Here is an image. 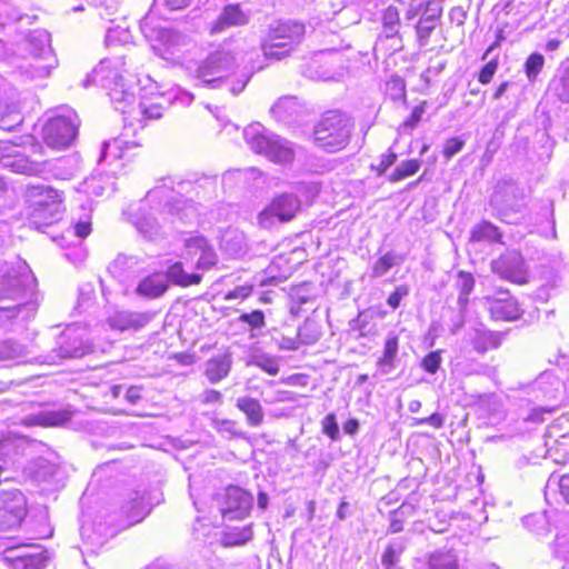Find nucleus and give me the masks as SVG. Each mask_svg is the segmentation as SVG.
Segmentation results:
<instances>
[{"label":"nucleus","mask_w":569,"mask_h":569,"mask_svg":"<svg viewBox=\"0 0 569 569\" xmlns=\"http://www.w3.org/2000/svg\"><path fill=\"white\" fill-rule=\"evenodd\" d=\"M211 427L223 438L233 439V438H246V432L242 431L238 422L231 419H221L218 417H213L211 419Z\"/></svg>","instance_id":"2f4dec72"},{"label":"nucleus","mask_w":569,"mask_h":569,"mask_svg":"<svg viewBox=\"0 0 569 569\" xmlns=\"http://www.w3.org/2000/svg\"><path fill=\"white\" fill-rule=\"evenodd\" d=\"M460 293L470 295L475 287V279L470 273L460 272L458 278Z\"/></svg>","instance_id":"338daca9"},{"label":"nucleus","mask_w":569,"mask_h":569,"mask_svg":"<svg viewBox=\"0 0 569 569\" xmlns=\"http://www.w3.org/2000/svg\"><path fill=\"white\" fill-rule=\"evenodd\" d=\"M71 413L67 410H50L49 408L41 406L38 410V426L56 427L61 426L69 421Z\"/></svg>","instance_id":"c756f323"},{"label":"nucleus","mask_w":569,"mask_h":569,"mask_svg":"<svg viewBox=\"0 0 569 569\" xmlns=\"http://www.w3.org/2000/svg\"><path fill=\"white\" fill-rule=\"evenodd\" d=\"M73 233L83 239L88 237L91 232V216L89 213H84L83 217H80L72 226Z\"/></svg>","instance_id":"3c124183"},{"label":"nucleus","mask_w":569,"mask_h":569,"mask_svg":"<svg viewBox=\"0 0 569 569\" xmlns=\"http://www.w3.org/2000/svg\"><path fill=\"white\" fill-rule=\"evenodd\" d=\"M297 108V102L295 98L284 97L280 98L272 107L271 112L279 120H287Z\"/></svg>","instance_id":"79ce46f5"},{"label":"nucleus","mask_w":569,"mask_h":569,"mask_svg":"<svg viewBox=\"0 0 569 569\" xmlns=\"http://www.w3.org/2000/svg\"><path fill=\"white\" fill-rule=\"evenodd\" d=\"M168 278L164 273H152L143 278L136 288V293L147 299L160 298L168 290Z\"/></svg>","instance_id":"4be33fe9"},{"label":"nucleus","mask_w":569,"mask_h":569,"mask_svg":"<svg viewBox=\"0 0 569 569\" xmlns=\"http://www.w3.org/2000/svg\"><path fill=\"white\" fill-rule=\"evenodd\" d=\"M396 161L397 153L389 149L387 153L381 154L379 163L372 166V169L377 171L378 176H382Z\"/></svg>","instance_id":"052dcab7"},{"label":"nucleus","mask_w":569,"mask_h":569,"mask_svg":"<svg viewBox=\"0 0 569 569\" xmlns=\"http://www.w3.org/2000/svg\"><path fill=\"white\" fill-rule=\"evenodd\" d=\"M322 431L326 433L331 440L339 439V427L336 420L335 413L327 415L322 420Z\"/></svg>","instance_id":"5fc2aeb1"},{"label":"nucleus","mask_w":569,"mask_h":569,"mask_svg":"<svg viewBox=\"0 0 569 569\" xmlns=\"http://www.w3.org/2000/svg\"><path fill=\"white\" fill-rule=\"evenodd\" d=\"M57 343L60 358H82L93 351L87 339V330L77 326H69Z\"/></svg>","instance_id":"9b49d317"},{"label":"nucleus","mask_w":569,"mask_h":569,"mask_svg":"<svg viewBox=\"0 0 569 569\" xmlns=\"http://www.w3.org/2000/svg\"><path fill=\"white\" fill-rule=\"evenodd\" d=\"M400 24V16L399 10L393 7L389 6L382 16V26L385 33L388 38L395 37L398 33Z\"/></svg>","instance_id":"a19ab883"},{"label":"nucleus","mask_w":569,"mask_h":569,"mask_svg":"<svg viewBox=\"0 0 569 569\" xmlns=\"http://www.w3.org/2000/svg\"><path fill=\"white\" fill-rule=\"evenodd\" d=\"M252 496L237 486L228 487L222 497L220 512L224 520L243 519L252 509Z\"/></svg>","instance_id":"1a4fd4ad"},{"label":"nucleus","mask_w":569,"mask_h":569,"mask_svg":"<svg viewBox=\"0 0 569 569\" xmlns=\"http://www.w3.org/2000/svg\"><path fill=\"white\" fill-rule=\"evenodd\" d=\"M250 21V11L243 10L238 3H230L222 8L219 16L210 24L211 33H221L232 27H243Z\"/></svg>","instance_id":"f3484780"},{"label":"nucleus","mask_w":569,"mask_h":569,"mask_svg":"<svg viewBox=\"0 0 569 569\" xmlns=\"http://www.w3.org/2000/svg\"><path fill=\"white\" fill-rule=\"evenodd\" d=\"M59 66V60L51 46V34L38 30V78H49Z\"/></svg>","instance_id":"a211bd4d"},{"label":"nucleus","mask_w":569,"mask_h":569,"mask_svg":"<svg viewBox=\"0 0 569 569\" xmlns=\"http://www.w3.org/2000/svg\"><path fill=\"white\" fill-rule=\"evenodd\" d=\"M421 162L417 159H410L402 161L400 164L396 167L393 172L388 177L390 182H397L405 178L411 177L418 172L420 169Z\"/></svg>","instance_id":"58836bf2"},{"label":"nucleus","mask_w":569,"mask_h":569,"mask_svg":"<svg viewBox=\"0 0 569 569\" xmlns=\"http://www.w3.org/2000/svg\"><path fill=\"white\" fill-rule=\"evenodd\" d=\"M80 120L70 108H60L48 118L42 127L44 143L57 150L69 148L78 136Z\"/></svg>","instance_id":"423d86ee"},{"label":"nucleus","mask_w":569,"mask_h":569,"mask_svg":"<svg viewBox=\"0 0 569 569\" xmlns=\"http://www.w3.org/2000/svg\"><path fill=\"white\" fill-rule=\"evenodd\" d=\"M13 569H36V558L33 556H19L12 561Z\"/></svg>","instance_id":"774afa93"},{"label":"nucleus","mask_w":569,"mask_h":569,"mask_svg":"<svg viewBox=\"0 0 569 569\" xmlns=\"http://www.w3.org/2000/svg\"><path fill=\"white\" fill-rule=\"evenodd\" d=\"M401 551H402L401 547H399L397 549L392 545H390L386 548V550L381 557V563L385 567V569H393L396 567V563L398 562Z\"/></svg>","instance_id":"864d4df0"},{"label":"nucleus","mask_w":569,"mask_h":569,"mask_svg":"<svg viewBox=\"0 0 569 569\" xmlns=\"http://www.w3.org/2000/svg\"><path fill=\"white\" fill-rule=\"evenodd\" d=\"M54 551L38 545V567L37 569H54L53 566Z\"/></svg>","instance_id":"6e6d98bb"},{"label":"nucleus","mask_w":569,"mask_h":569,"mask_svg":"<svg viewBox=\"0 0 569 569\" xmlns=\"http://www.w3.org/2000/svg\"><path fill=\"white\" fill-rule=\"evenodd\" d=\"M123 62L120 58L103 59L100 61L87 79L83 81V87L87 88L91 82L100 83L101 87L108 90V94L114 109L123 114H128L132 120L159 119L162 116V108L158 103L141 101L134 107L136 96L133 87L126 79Z\"/></svg>","instance_id":"f257e3e1"},{"label":"nucleus","mask_w":569,"mask_h":569,"mask_svg":"<svg viewBox=\"0 0 569 569\" xmlns=\"http://www.w3.org/2000/svg\"><path fill=\"white\" fill-rule=\"evenodd\" d=\"M239 321L247 323L251 329H261L264 327V313L261 310H254L250 313H242Z\"/></svg>","instance_id":"8fccbe9b"},{"label":"nucleus","mask_w":569,"mask_h":569,"mask_svg":"<svg viewBox=\"0 0 569 569\" xmlns=\"http://www.w3.org/2000/svg\"><path fill=\"white\" fill-rule=\"evenodd\" d=\"M220 248L231 258H241L248 251L246 236L242 231L233 228L224 230L220 239Z\"/></svg>","instance_id":"412c9836"},{"label":"nucleus","mask_w":569,"mask_h":569,"mask_svg":"<svg viewBox=\"0 0 569 569\" xmlns=\"http://www.w3.org/2000/svg\"><path fill=\"white\" fill-rule=\"evenodd\" d=\"M413 510V507L408 503H402L397 510L390 513V526L389 531L398 533L403 529V521Z\"/></svg>","instance_id":"37998d69"},{"label":"nucleus","mask_w":569,"mask_h":569,"mask_svg":"<svg viewBox=\"0 0 569 569\" xmlns=\"http://www.w3.org/2000/svg\"><path fill=\"white\" fill-rule=\"evenodd\" d=\"M425 569H460V566L453 551L436 550L427 556Z\"/></svg>","instance_id":"a878e982"},{"label":"nucleus","mask_w":569,"mask_h":569,"mask_svg":"<svg viewBox=\"0 0 569 569\" xmlns=\"http://www.w3.org/2000/svg\"><path fill=\"white\" fill-rule=\"evenodd\" d=\"M208 241L200 236L190 237L184 240L186 256L193 257L200 254V251L206 249Z\"/></svg>","instance_id":"de8ad7c7"},{"label":"nucleus","mask_w":569,"mask_h":569,"mask_svg":"<svg viewBox=\"0 0 569 569\" xmlns=\"http://www.w3.org/2000/svg\"><path fill=\"white\" fill-rule=\"evenodd\" d=\"M559 492L562 499L569 503V473L561 477L551 475L546 485L545 495L548 497L551 493Z\"/></svg>","instance_id":"c9c22d12"},{"label":"nucleus","mask_w":569,"mask_h":569,"mask_svg":"<svg viewBox=\"0 0 569 569\" xmlns=\"http://www.w3.org/2000/svg\"><path fill=\"white\" fill-rule=\"evenodd\" d=\"M545 58L542 54L535 52L531 53L525 62V72L530 82H535L538 74L542 70Z\"/></svg>","instance_id":"c03bdc74"},{"label":"nucleus","mask_w":569,"mask_h":569,"mask_svg":"<svg viewBox=\"0 0 569 569\" xmlns=\"http://www.w3.org/2000/svg\"><path fill=\"white\" fill-rule=\"evenodd\" d=\"M153 311L118 310L107 319L109 327L118 331H139L150 323L154 317Z\"/></svg>","instance_id":"4468645a"},{"label":"nucleus","mask_w":569,"mask_h":569,"mask_svg":"<svg viewBox=\"0 0 569 569\" xmlns=\"http://www.w3.org/2000/svg\"><path fill=\"white\" fill-rule=\"evenodd\" d=\"M485 300L495 320L511 321L520 316L519 306L508 290H499L493 296H486Z\"/></svg>","instance_id":"dca6fc26"},{"label":"nucleus","mask_w":569,"mask_h":569,"mask_svg":"<svg viewBox=\"0 0 569 569\" xmlns=\"http://www.w3.org/2000/svg\"><path fill=\"white\" fill-rule=\"evenodd\" d=\"M190 44V39L173 29H161L158 31V44L153 50L164 60H173Z\"/></svg>","instance_id":"2eb2a0df"},{"label":"nucleus","mask_w":569,"mask_h":569,"mask_svg":"<svg viewBox=\"0 0 569 569\" xmlns=\"http://www.w3.org/2000/svg\"><path fill=\"white\" fill-rule=\"evenodd\" d=\"M306 26L296 20L271 22L261 39V50L266 59L281 60L290 56L302 42Z\"/></svg>","instance_id":"7ed1b4c3"},{"label":"nucleus","mask_w":569,"mask_h":569,"mask_svg":"<svg viewBox=\"0 0 569 569\" xmlns=\"http://www.w3.org/2000/svg\"><path fill=\"white\" fill-rule=\"evenodd\" d=\"M249 363L260 368L271 376H276L279 372L278 359L268 353L252 355Z\"/></svg>","instance_id":"ea45409f"},{"label":"nucleus","mask_w":569,"mask_h":569,"mask_svg":"<svg viewBox=\"0 0 569 569\" xmlns=\"http://www.w3.org/2000/svg\"><path fill=\"white\" fill-rule=\"evenodd\" d=\"M217 256L214 253V250L212 247L208 243L206 246V249L200 251L198 261H197V268L199 269H209L216 263Z\"/></svg>","instance_id":"4d7b16f0"},{"label":"nucleus","mask_w":569,"mask_h":569,"mask_svg":"<svg viewBox=\"0 0 569 569\" xmlns=\"http://www.w3.org/2000/svg\"><path fill=\"white\" fill-rule=\"evenodd\" d=\"M393 264V256L391 253H386L375 262L372 267V277L378 278L385 276Z\"/></svg>","instance_id":"09e8293b"},{"label":"nucleus","mask_w":569,"mask_h":569,"mask_svg":"<svg viewBox=\"0 0 569 569\" xmlns=\"http://www.w3.org/2000/svg\"><path fill=\"white\" fill-rule=\"evenodd\" d=\"M467 339L478 353H485L490 349H497L500 347L503 333L499 331H490L482 326H479L468 330Z\"/></svg>","instance_id":"6ab92c4d"},{"label":"nucleus","mask_w":569,"mask_h":569,"mask_svg":"<svg viewBox=\"0 0 569 569\" xmlns=\"http://www.w3.org/2000/svg\"><path fill=\"white\" fill-rule=\"evenodd\" d=\"M21 353L20 347L11 341H0V360H8Z\"/></svg>","instance_id":"e2e57ef3"},{"label":"nucleus","mask_w":569,"mask_h":569,"mask_svg":"<svg viewBox=\"0 0 569 569\" xmlns=\"http://www.w3.org/2000/svg\"><path fill=\"white\" fill-rule=\"evenodd\" d=\"M253 286L252 284H243L236 287L233 290H230L226 293L224 300L231 301V300H243L248 298L252 293Z\"/></svg>","instance_id":"0e129e2a"},{"label":"nucleus","mask_w":569,"mask_h":569,"mask_svg":"<svg viewBox=\"0 0 569 569\" xmlns=\"http://www.w3.org/2000/svg\"><path fill=\"white\" fill-rule=\"evenodd\" d=\"M492 271L500 278L516 282H527V266L520 252L507 251L491 262Z\"/></svg>","instance_id":"f8f14e48"},{"label":"nucleus","mask_w":569,"mask_h":569,"mask_svg":"<svg viewBox=\"0 0 569 569\" xmlns=\"http://www.w3.org/2000/svg\"><path fill=\"white\" fill-rule=\"evenodd\" d=\"M441 363V352L432 351L428 353L421 362L422 368L429 373H436Z\"/></svg>","instance_id":"13d9d810"},{"label":"nucleus","mask_w":569,"mask_h":569,"mask_svg":"<svg viewBox=\"0 0 569 569\" xmlns=\"http://www.w3.org/2000/svg\"><path fill=\"white\" fill-rule=\"evenodd\" d=\"M251 525L242 528H229L223 532L222 543L227 547L240 546L252 539Z\"/></svg>","instance_id":"72a5a7b5"},{"label":"nucleus","mask_w":569,"mask_h":569,"mask_svg":"<svg viewBox=\"0 0 569 569\" xmlns=\"http://www.w3.org/2000/svg\"><path fill=\"white\" fill-rule=\"evenodd\" d=\"M38 518L41 519V523L38 525V539L51 538L53 535V527L49 522L47 510H38Z\"/></svg>","instance_id":"bf43d9fd"},{"label":"nucleus","mask_w":569,"mask_h":569,"mask_svg":"<svg viewBox=\"0 0 569 569\" xmlns=\"http://www.w3.org/2000/svg\"><path fill=\"white\" fill-rule=\"evenodd\" d=\"M151 510V505L147 499L146 492H133L130 500L123 505L122 511L126 513L131 525L140 522Z\"/></svg>","instance_id":"5701e85b"},{"label":"nucleus","mask_w":569,"mask_h":569,"mask_svg":"<svg viewBox=\"0 0 569 569\" xmlns=\"http://www.w3.org/2000/svg\"><path fill=\"white\" fill-rule=\"evenodd\" d=\"M436 29V22L429 21L428 18L421 17L416 24V34L420 46H426L429 38Z\"/></svg>","instance_id":"a18cd8bd"},{"label":"nucleus","mask_w":569,"mask_h":569,"mask_svg":"<svg viewBox=\"0 0 569 569\" xmlns=\"http://www.w3.org/2000/svg\"><path fill=\"white\" fill-rule=\"evenodd\" d=\"M131 36L127 29L110 28L106 34V43L107 46H114L117 43H128Z\"/></svg>","instance_id":"49530a36"},{"label":"nucleus","mask_w":569,"mask_h":569,"mask_svg":"<svg viewBox=\"0 0 569 569\" xmlns=\"http://www.w3.org/2000/svg\"><path fill=\"white\" fill-rule=\"evenodd\" d=\"M59 471V457L54 452H49L46 458L38 457V482L40 478L43 482H48V487L42 488L43 491H54L58 488Z\"/></svg>","instance_id":"aec40b11"},{"label":"nucleus","mask_w":569,"mask_h":569,"mask_svg":"<svg viewBox=\"0 0 569 569\" xmlns=\"http://www.w3.org/2000/svg\"><path fill=\"white\" fill-rule=\"evenodd\" d=\"M503 220L512 222L511 216L525 209L523 192L512 183L498 186L490 200Z\"/></svg>","instance_id":"9d476101"},{"label":"nucleus","mask_w":569,"mask_h":569,"mask_svg":"<svg viewBox=\"0 0 569 569\" xmlns=\"http://www.w3.org/2000/svg\"><path fill=\"white\" fill-rule=\"evenodd\" d=\"M355 122L339 110H329L313 127L315 144L329 153L343 150L350 142Z\"/></svg>","instance_id":"20e7f679"},{"label":"nucleus","mask_w":569,"mask_h":569,"mask_svg":"<svg viewBox=\"0 0 569 569\" xmlns=\"http://www.w3.org/2000/svg\"><path fill=\"white\" fill-rule=\"evenodd\" d=\"M66 162L64 158H58L50 161L38 162V176L43 179L56 178L64 179L66 171L62 164Z\"/></svg>","instance_id":"f704fd0d"},{"label":"nucleus","mask_w":569,"mask_h":569,"mask_svg":"<svg viewBox=\"0 0 569 569\" xmlns=\"http://www.w3.org/2000/svg\"><path fill=\"white\" fill-rule=\"evenodd\" d=\"M142 209V207L139 209L140 212L136 214L133 223L141 234L148 239H153L160 233V224L153 213H143Z\"/></svg>","instance_id":"c85d7f7f"},{"label":"nucleus","mask_w":569,"mask_h":569,"mask_svg":"<svg viewBox=\"0 0 569 569\" xmlns=\"http://www.w3.org/2000/svg\"><path fill=\"white\" fill-rule=\"evenodd\" d=\"M129 146L137 147L134 142L129 143L122 138H116L112 141H104L102 143L99 161H111L122 158L124 150H127Z\"/></svg>","instance_id":"cd10ccee"},{"label":"nucleus","mask_w":569,"mask_h":569,"mask_svg":"<svg viewBox=\"0 0 569 569\" xmlns=\"http://www.w3.org/2000/svg\"><path fill=\"white\" fill-rule=\"evenodd\" d=\"M300 208L298 198L290 193H283L272 200L258 216L261 228L270 229L277 222L291 220Z\"/></svg>","instance_id":"6e6552de"},{"label":"nucleus","mask_w":569,"mask_h":569,"mask_svg":"<svg viewBox=\"0 0 569 569\" xmlns=\"http://www.w3.org/2000/svg\"><path fill=\"white\" fill-rule=\"evenodd\" d=\"M241 60V48L232 42H223L204 59L189 66L192 78L211 88H218L232 73Z\"/></svg>","instance_id":"f03ea898"},{"label":"nucleus","mask_w":569,"mask_h":569,"mask_svg":"<svg viewBox=\"0 0 569 569\" xmlns=\"http://www.w3.org/2000/svg\"><path fill=\"white\" fill-rule=\"evenodd\" d=\"M465 146V141L459 137H453L445 142L443 156L447 160L451 159L455 154L460 152Z\"/></svg>","instance_id":"680f3d73"},{"label":"nucleus","mask_w":569,"mask_h":569,"mask_svg":"<svg viewBox=\"0 0 569 569\" xmlns=\"http://www.w3.org/2000/svg\"><path fill=\"white\" fill-rule=\"evenodd\" d=\"M236 407L244 413L249 426L259 427L263 422L264 412L259 400L248 396L239 397Z\"/></svg>","instance_id":"b1692460"},{"label":"nucleus","mask_w":569,"mask_h":569,"mask_svg":"<svg viewBox=\"0 0 569 569\" xmlns=\"http://www.w3.org/2000/svg\"><path fill=\"white\" fill-rule=\"evenodd\" d=\"M501 234L498 228L489 221H482L476 224L471 230L470 240L473 242H496L499 241Z\"/></svg>","instance_id":"473e14b6"},{"label":"nucleus","mask_w":569,"mask_h":569,"mask_svg":"<svg viewBox=\"0 0 569 569\" xmlns=\"http://www.w3.org/2000/svg\"><path fill=\"white\" fill-rule=\"evenodd\" d=\"M398 336L393 332H390L387 336L383 348V355L378 360V365L381 367H393L395 359L398 355Z\"/></svg>","instance_id":"4c0bfd02"},{"label":"nucleus","mask_w":569,"mask_h":569,"mask_svg":"<svg viewBox=\"0 0 569 569\" xmlns=\"http://www.w3.org/2000/svg\"><path fill=\"white\" fill-rule=\"evenodd\" d=\"M66 212L63 191L38 183V231L41 227L59 222Z\"/></svg>","instance_id":"0eeeda50"},{"label":"nucleus","mask_w":569,"mask_h":569,"mask_svg":"<svg viewBox=\"0 0 569 569\" xmlns=\"http://www.w3.org/2000/svg\"><path fill=\"white\" fill-rule=\"evenodd\" d=\"M166 277L168 278V281L181 287L198 284L201 281L200 274L184 272L181 262H176L169 267Z\"/></svg>","instance_id":"7c9ffc66"},{"label":"nucleus","mask_w":569,"mask_h":569,"mask_svg":"<svg viewBox=\"0 0 569 569\" xmlns=\"http://www.w3.org/2000/svg\"><path fill=\"white\" fill-rule=\"evenodd\" d=\"M164 212L177 216L184 222H191L197 217V210L192 204H188L187 201L176 199L174 197H170L169 201L164 204L161 214Z\"/></svg>","instance_id":"bb28decb"},{"label":"nucleus","mask_w":569,"mask_h":569,"mask_svg":"<svg viewBox=\"0 0 569 569\" xmlns=\"http://www.w3.org/2000/svg\"><path fill=\"white\" fill-rule=\"evenodd\" d=\"M24 515V498L20 491H6L0 495V530L20 525Z\"/></svg>","instance_id":"ddd939ff"},{"label":"nucleus","mask_w":569,"mask_h":569,"mask_svg":"<svg viewBox=\"0 0 569 569\" xmlns=\"http://www.w3.org/2000/svg\"><path fill=\"white\" fill-rule=\"evenodd\" d=\"M423 7L425 13L421 17L428 18L429 21L437 23L443 11L441 0H429L423 4Z\"/></svg>","instance_id":"603ef678"},{"label":"nucleus","mask_w":569,"mask_h":569,"mask_svg":"<svg viewBox=\"0 0 569 569\" xmlns=\"http://www.w3.org/2000/svg\"><path fill=\"white\" fill-rule=\"evenodd\" d=\"M230 368L231 357L226 353L220 355L206 362L204 375L211 383H217L229 375Z\"/></svg>","instance_id":"393cba45"},{"label":"nucleus","mask_w":569,"mask_h":569,"mask_svg":"<svg viewBox=\"0 0 569 569\" xmlns=\"http://www.w3.org/2000/svg\"><path fill=\"white\" fill-rule=\"evenodd\" d=\"M243 137L252 151L263 154L276 163H289L295 159L293 146L290 141L272 133L260 123L249 124Z\"/></svg>","instance_id":"39448f33"},{"label":"nucleus","mask_w":569,"mask_h":569,"mask_svg":"<svg viewBox=\"0 0 569 569\" xmlns=\"http://www.w3.org/2000/svg\"><path fill=\"white\" fill-rule=\"evenodd\" d=\"M409 295V288L405 284H400L396 288V290L389 296L387 303L393 310L400 306L401 299Z\"/></svg>","instance_id":"69168bd1"},{"label":"nucleus","mask_w":569,"mask_h":569,"mask_svg":"<svg viewBox=\"0 0 569 569\" xmlns=\"http://www.w3.org/2000/svg\"><path fill=\"white\" fill-rule=\"evenodd\" d=\"M298 338L301 345H315L321 337V330L316 321L307 319L298 329Z\"/></svg>","instance_id":"e433bc0d"}]
</instances>
